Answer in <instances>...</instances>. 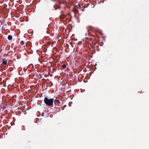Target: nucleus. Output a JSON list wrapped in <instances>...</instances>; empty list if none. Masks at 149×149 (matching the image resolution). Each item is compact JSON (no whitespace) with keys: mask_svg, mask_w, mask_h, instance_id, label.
Instances as JSON below:
<instances>
[{"mask_svg":"<svg viewBox=\"0 0 149 149\" xmlns=\"http://www.w3.org/2000/svg\"><path fill=\"white\" fill-rule=\"evenodd\" d=\"M2 64L3 65H6L7 64V61H3Z\"/></svg>","mask_w":149,"mask_h":149,"instance_id":"nucleus-6","label":"nucleus"},{"mask_svg":"<svg viewBox=\"0 0 149 149\" xmlns=\"http://www.w3.org/2000/svg\"><path fill=\"white\" fill-rule=\"evenodd\" d=\"M61 15L63 14V10L61 11Z\"/></svg>","mask_w":149,"mask_h":149,"instance_id":"nucleus-9","label":"nucleus"},{"mask_svg":"<svg viewBox=\"0 0 149 149\" xmlns=\"http://www.w3.org/2000/svg\"><path fill=\"white\" fill-rule=\"evenodd\" d=\"M6 108V107L5 106H4L3 107V109H5Z\"/></svg>","mask_w":149,"mask_h":149,"instance_id":"nucleus-11","label":"nucleus"},{"mask_svg":"<svg viewBox=\"0 0 149 149\" xmlns=\"http://www.w3.org/2000/svg\"><path fill=\"white\" fill-rule=\"evenodd\" d=\"M54 102L55 103L56 102L58 104H59L60 103V101L59 100H54Z\"/></svg>","mask_w":149,"mask_h":149,"instance_id":"nucleus-5","label":"nucleus"},{"mask_svg":"<svg viewBox=\"0 0 149 149\" xmlns=\"http://www.w3.org/2000/svg\"><path fill=\"white\" fill-rule=\"evenodd\" d=\"M63 2L59 1V4H56L54 6V8L56 10L57 9H60V8L61 7V6H60V5L61 4H63Z\"/></svg>","mask_w":149,"mask_h":149,"instance_id":"nucleus-3","label":"nucleus"},{"mask_svg":"<svg viewBox=\"0 0 149 149\" xmlns=\"http://www.w3.org/2000/svg\"><path fill=\"white\" fill-rule=\"evenodd\" d=\"M20 44L22 45H23L24 44V42L23 41H21L20 42Z\"/></svg>","mask_w":149,"mask_h":149,"instance_id":"nucleus-7","label":"nucleus"},{"mask_svg":"<svg viewBox=\"0 0 149 149\" xmlns=\"http://www.w3.org/2000/svg\"><path fill=\"white\" fill-rule=\"evenodd\" d=\"M8 39L9 40H11L12 39V36L11 35H8Z\"/></svg>","mask_w":149,"mask_h":149,"instance_id":"nucleus-4","label":"nucleus"},{"mask_svg":"<svg viewBox=\"0 0 149 149\" xmlns=\"http://www.w3.org/2000/svg\"><path fill=\"white\" fill-rule=\"evenodd\" d=\"M66 67V65H65L63 64L62 65V67H63V68H65Z\"/></svg>","mask_w":149,"mask_h":149,"instance_id":"nucleus-8","label":"nucleus"},{"mask_svg":"<svg viewBox=\"0 0 149 149\" xmlns=\"http://www.w3.org/2000/svg\"><path fill=\"white\" fill-rule=\"evenodd\" d=\"M44 102L46 105L49 106H51L53 104L54 99H49L47 97H45L44 99Z\"/></svg>","mask_w":149,"mask_h":149,"instance_id":"nucleus-1","label":"nucleus"},{"mask_svg":"<svg viewBox=\"0 0 149 149\" xmlns=\"http://www.w3.org/2000/svg\"><path fill=\"white\" fill-rule=\"evenodd\" d=\"M65 17L66 16H65L64 14L61 15H60V17L61 20V21H63L64 24H66L67 22H69L70 21V19H68V18L66 19L65 20L66 21H65V20H63L65 18Z\"/></svg>","mask_w":149,"mask_h":149,"instance_id":"nucleus-2","label":"nucleus"},{"mask_svg":"<svg viewBox=\"0 0 149 149\" xmlns=\"http://www.w3.org/2000/svg\"><path fill=\"white\" fill-rule=\"evenodd\" d=\"M78 12V10H76H76H75V11H74V12H75V13H77Z\"/></svg>","mask_w":149,"mask_h":149,"instance_id":"nucleus-10","label":"nucleus"},{"mask_svg":"<svg viewBox=\"0 0 149 149\" xmlns=\"http://www.w3.org/2000/svg\"><path fill=\"white\" fill-rule=\"evenodd\" d=\"M31 43V42H28L27 43Z\"/></svg>","mask_w":149,"mask_h":149,"instance_id":"nucleus-12","label":"nucleus"},{"mask_svg":"<svg viewBox=\"0 0 149 149\" xmlns=\"http://www.w3.org/2000/svg\"><path fill=\"white\" fill-rule=\"evenodd\" d=\"M64 8H65V7H64Z\"/></svg>","mask_w":149,"mask_h":149,"instance_id":"nucleus-13","label":"nucleus"}]
</instances>
